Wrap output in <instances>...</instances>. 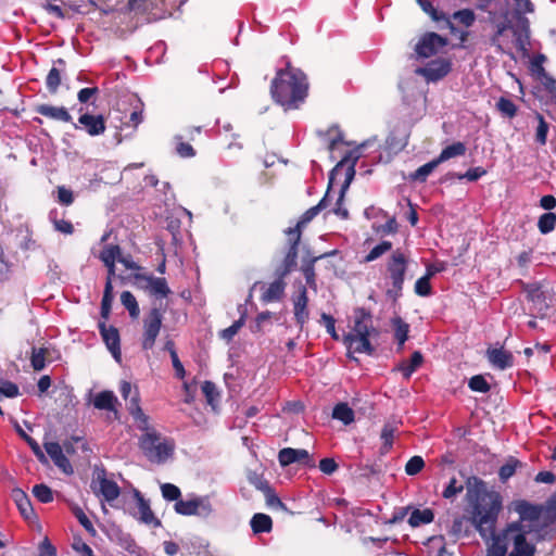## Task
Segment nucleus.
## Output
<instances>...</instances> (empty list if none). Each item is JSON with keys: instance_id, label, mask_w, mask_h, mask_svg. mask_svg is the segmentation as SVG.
I'll use <instances>...</instances> for the list:
<instances>
[{"instance_id": "obj_47", "label": "nucleus", "mask_w": 556, "mask_h": 556, "mask_svg": "<svg viewBox=\"0 0 556 556\" xmlns=\"http://www.w3.org/2000/svg\"><path fill=\"white\" fill-rule=\"evenodd\" d=\"M264 495L266 505L274 510H287L286 505L276 494L275 490L270 485H265Z\"/></svg>"}, {"instance_id": "obj_45", "label": "nucleus", "mask_w": 556, "mask_h": 556, "mask_svg": "<svg viewBox=\"0 0 556 556\" xmlns=\"http://www.w3.org/2000/svg\"><path fill=\"white\" fill-rule=\"evenodd\" d=\"M556 227V214L547 212L542 214L538 220V228L542 235L552 232Z\"/></svg>"}, {"instance_id": "obj_6", "label": "nucleus", "mask_w": 556, "mask_h": 556, "mask_svg": "<svg viewBox=\"0 0 556 556\" xmlns=\"http://www.w3.org/2000/svg\"><path fill=\"white\" fill-rule=\"evenodd\" d=\"M408 265L409 256L402 249L393 250L386 262V279L390 285L386 295L393 302L402 296Z\"/></svg>"}, {"instance_id": "obj_36", "label": "nucleus", "mask_w": 556, "mask_h": 556, "mask_svg": "<svg viewBox=\"0 0 556 556\" xmlns=\"http://www.w3.org/2000/svg\"><path fill=\"white\" fill-rule=\"evenodd\" d=\"M466 151V144L462 141H457L445 147L437 157V161L441 164L450 159L465 155Z\"/></svg>"}, {"instance_id": "obj_31", "label": "nucleus", "mask_w": 556, "mask_h": 556, "mask_svg": "<svg viewBox=\"0 0 556 556\" xmlns=\"http://www.w3.org/2000/svg\"><path fill=\"white\" fill-rule=\"evenodd\" d=\"M358 154L357 151H349L346 153V155L344 157H342V160L336 165V167L331 170L330 175H329V184H328V189H327V192L326 194L324 195V198L318 202V204H316L315 206L318 207V211L320 212L321 210L326 208L329 204V201H328V198H329V191L332 187V184H333V179H334V172H337L340 167H343L344 165H350L351 164V160L353 159L354 155Z\"/></svg>"}, {"instance_id": "obj_60", "label": "nucleus", "mask_w": 556, "mask_h": 556, "mask_svg": "<svg viewBox=\"0 0 556 556\" xmlns=\"http://www.w3.org/2000/svg\"><path fill=\"white\" fill-rule=\"evenodd\" d=\"M485 174H486V170L483 167L478 166V167L469 168L465 174L450 173L448 175L456 177L459 180L467 179L469 181H476L479 178H481L482 176H484Z\"/></svg>"}, {"instance_id": "obj_16", "label": "nucleus", "mask_w": 556, "mask_h": 556, "mask_svg": "<svg viewBox=\"0 0 556 556\" xmlns=\"http://www.w3.org/2000/svg\"><path fill=\"white\" fill-rule=\"evenodd\" d=\"M175 510L184 516H207L212 511V506L210 502L204 498L179 500L175 503Z\"/></svg>"}, {"instance_id": "obj_35", "label": "nucleus", "mask_w": 556, "mask_h": 556, "mask_svg": "<svg viewBox=\"0 0 556 556\" xmlns=\"http://www.w3.org/2000/svg\"><path fill=\"white\" fill-rule=\"evenodd\" d=\"M391 324L394 329V338L397 341V350H402L408 339L409 325L399 316L392 318Z\"/></svg>"}, {"instance_id": "obj_18", "label": "nucleus", "mask_w": 556, "mask_h": 556, "mask_svg": "<svg viewBox=\"0 0 556 556\" xmlns=\"http://www.w3.org/2000/svg\"><path fill=\"white\" fill-rule=\"evenodd\" d=\"M336 254H338V250H331V251L325 252V253H323L320 255H316V256L309 255L307 253V255L302 258V264H301L300 269H301L302 274L304 275L306 285L314 291L317 290L315 263L319 260L327 258V257L333 256Z\"/></svg>"}, {"instance_id": "obj_7", "label": "nucleus", "mask_w": 556, "mask_h": 556, "mask_svg": "<svg viewBox=\"0 0 556 556\" xmlns=\"http://www.w3.org/2000/svg\"><path fill=\"white\" fill-rule=\"evenodd\" d=\"M143 434L139 438V447L144 456L153 463H164L175 451L173 439L161 441V434L150 425L148 429L141 430Z\"/></svg>"}, {"instance_id": "obj_20", "label": "nucleus", "mask_w": 556, "mask_h": 556, "mask_svg": "<svg viewBox=\"0 0 556 556\" xmlns=\"http://www.w3.org/2000/svg\"><path fill=\"white\" fill-rule=\"evenodd\" d=\"M358 157H359V154L354 155L353 159L351 160V164L348 166L345 181L341 186L340 193H339V197L336 202V207L333 208L334 214L340 216L342 219H346L349 217V211L342 206V203H343L345 191L354 178L355 165H356Z\"/></svg>"}, {"instance_id": "obj_55", "label": "nucleus", "mask_w": 556, "mask_h": 556, "mask_svg": "<svg viewBox=\"0 0 556 556\" xmlns=\"http://www.w3.org/2000/svg\"><path fill=\"white\" fill-rule=\"evenodd\" d=\"M47 349L45 348H33L30 363L35 370H42L46 366Z\"/></svg>"}, {"instance_id": "obj_37", "label": "nucleus", "mask_w": 556, "mask_h": 556, "mask_svg": "<svg viewBox=\"0 0 556 556\" xmlns=\"http://www.w3.org/2000/svg\"><path fill=\"white\" fill-rule=\"evenodd\" d=\"M332 418L342 421L344 425H350L355 419L354 410L348 403H338L332 409Z\"/></svg>"}, {"instance_id": "obj_26", "label": "nucleus", "mask_w": 556, "mask_h": 556, "mask_svg": "<svg viewBox=\"0 0 556 556\" xmlns=\"http://www.w3.org/2000/svg\"><path fill=\"white\" fill-rule=\"evenodd\" d=\"M36 113L48 117L50 119L63 122V123H72L73 117L64 106H53L50 104H39L35 109Z\"/></svg>"}, {"instance_id": "obj_22", "label": "nucleus", "mask_w": 556, "mask_h": 556, "mask_svg": "<svg viewBox=\"0 0 556 556\" xmlns=\"http://www.w3.org/2000/svg\"><path fill=\"white\" fill-rule=\"evenodd\" d=\"M486 357L490 364L501 370L510 368L514 365V356L509 351L500 348H489L486 350Z\"/></svg>"}, {"instance_id": "obj_38", "label": "nucleus", "mask_w": 556, "mask_h": 556, "mask_svg": "<svg viewBox=\"0 0 556 556\" xmlns=\"http://www.w3.org/2000/svg\"><path fill=\"white\" fill-rule=\"evenodd\" d=\"M525 291L527 292V299L529 301L533 302L534 304H540L544 307H547L546 295L539 282L528 283L525 287Z\"/></svg>"}, {"instance_id": "obj_54", "label": "nucleus", "mask_w": 556, "mask_h": 556, "mask_svg": "<svg viewBox=\"0 0 556 556\" xmlns=\"http://www.w3.org/2000/svg\"><path fill=\"white\" fill-rule=\"evenodd\" d=\"M33 494L40 503L47 504L53 501V492L51 488L45 483L35 484L33 488Z\"/></svg>"}, {"instance_id": "obj_15", "label": "nucleus", "mask_w": 556, "mask_h": 556, "mask_svg": "<svg viewBox=\"0 0 556 556\" xmlns=\"http://www.w3.org/2000/svg\"><path fill=\"white\" fill-rule=\"evenodd\" d=\"M79 112L78 124L90 137H98L105 132L106 121L102 114H90L89 112H84L83 108L79 109Z\"/></svg>"}, {"instance_id": "obj_2", "label": "nucleus", "mask_w": 556, "mask_h": 556, "mask_svg": "<svg viewBox=\"0 0 556 556\" xmlns=\"http://www.w3.org/2000/svg\"><path fill=\"white\" fill-rule=\"evenodd\" d=\"M531 532L518 522H507L489 536L485 556H535L536 546L527 536Z\"/></svg>"}, {"instance_id": "obj_61", "label": "nucleus", "mask_w": 556, "mask_h": 556, "mask_svg": "<svg viewBox=\"0 0 556 556\" xmlns=\"http://www.w3.org/2000/svg\"><path fill=\"white\" fill-rule=\"evenodd\" d=\"M425 467V460L421 456H413L408 459L405 465V472L408 476H415L419 473Z\"/></svg>"}, {"instance_id": "obj_62", "label": "nucleus", "mask_w": 556, "mask_h": 556, "mask_svg": "<svg viewBox=\"0 0 556 556\" xmlns=\"http://www.w3.org/2000/svg\"><path fill=\"white\" fill-rule=\"evenodd\" d=\"M394 431L395 429L391 427L390 425H384L381 430V440L383 441L382 444V453H388L392 445H393V438H394Z\"/></svg>"}, {"instance_id": "obj_10", "label": "nucleus", "mask_w": 556, "mask_h": 556, "mask_svg": "<svg viewBox=\"0 0 556 556\" xmlns=\"http://www.w3.org/2000/svg\"><path fill=\"white\" fill-rule=\"evenodd\" d=\"M447 38L433 33H425L415 46L417 59H428L438 54L446 45Z\"/></svg>"}, {"instance_id": "obj_3", "label": "nucleus", "mask_w": 556, "mask_h": 556, "mask_svg": "<svg viewBox=\"0 0 556 556\" xmlns=\"http://www.w3.org/2000/svg\"><path fill=\"white\" fill-rule=\"evenodd\" d=\"M308 92L306 75L290 64L279 70L270 84L273 100L286 110L298 109L304 102Z\"/></svg>"}, {"instance_id": "obj_51", "label": "nucleus", "mask_w": 556, "mask_h": 556, "mask_svg": "<svg viewBox=\"0 0 556 556\" xmlns=\"http://www.w3.org/2000/svg\"><path fill=\"white\" fill-rule=\"evenodd\" d=\"M185 137L182 135L175 136L176 142V153L180 157H193L195 155V150L193 147L185 141Z\"/></svg>"}, {"instance_id": "obj_19", "label": "nucleus", "mask_w": 556, "mask_h": 556, "mask_svg": "<svg viewBox=\"0 0 556 556\" xmlns=\"http://www.w3.org/2000/svg\"><path fill=\"white\" fill-rule=\"evenodd\" d=\"M98 328L100 334L102 337L103 342L105 343L108 350L111 352L113 357L119 362L121 361V337L118 329L114 326H106L105 321H100L98 324Z\"/></svg>"}, {"instance_id": "obj_58", "label": "nucleus", "mask_w": 556, "mask_h": 556, "mask_svg": "<svg viewBox=\"0 0 556 556\" xmlns=\"http://www.w3.org/2000/svg\"><path fill=\"white\" fill-rule=\"evenodd\" d=\"M468 387L471 391L486 393L491 387L482 375L472 376L468 381Z\"/></svg>"}, {"instance_id": "obj_13", "label": "nucleus", "mask_w": 556, "mask_h": 556, "mask_svg": "<svg viewBox=\"0 0 556 556\" xmlns=\"http://www.w3.org/2000/svg\"><path fill=\"white\" fill-rule=\"evenodd\" d=\"M91 488L97 496H102L109 503L115 501L121 494V488L115 481L106 478L104 469L97 475Z\"/></svg>"}, {"instance_id": "obj_17", "label": "nucleus", "mask_w": 556, "mask_h": 556, "mask_svg": "<svg viewBox=\"0 0 556 556\" xmlns=\"http://www.w3.org/2000/svg\"><path fill=\"white\" fill-rule=\"evenodd\" d=\"M294 319L302 330L309 318L306 286L300 285L298 294L292 298Z\"/></svg>"}, {"instance_id": "obj_59", "label": "nucleus", "mask_w": 556, "mask_h": 556, "mask_svg": "<svg viewBox=\"0 0 556 556\" xmlns=\"http://www.w3.org/2000/svg\"><path fill=\"white\" fill-rule=\"evenodd\" d=\"M464 491V485L457 481L455 477H453L448 484L445 486V489L442 492V496L446 500H453L458 494H460Z\"/></svg>"}, {"instance_id": "obj_4", "label": "nucleus", "mask_w": 556, "mask_h": 556, "mask_svg": "<svg viewBox=\"0 0 556 556\" xmlns=\"http://www.w3.org/2000/svg\"><path fill=\"white\" fill-rule=\"evenodd\" d=\"M380 331L374 326L372 314L365 307H356L353 311V327L348 332L343 342L355 353L374 355L375 346L370 343V338H378Z\"/></svg>"}, {"instance_id": "obj_32", "label": "nucleus", "mask_w": 556, "mask_h": 556, "mask_svg": "<svg viewBox=\"0 0 556 556\" xmlns=\"http://www.w3.org/2000/svg\"><path fill=\"white\" fill-rule=\"evenodd\" d=\"M299 250L289 249L281 262L277 267L275 275L280 277H287L298 265Z\"/></svg>"}, {"instance_id": "obj_39", "label": "nucleus", "mask_w": 556, "mask_h": 556, "mask_svg": "<svg viewBox=\"0 0 556 556\" xmlns=\"http://www.w3.org/2000/svg\"><path fill=\"white\" fill-rule=\"evenodd\" d=\"M113 299V286L110 281H105V287L101 301V317L104 319V321L110 317Z\"/></svg>"}, {"instance_id": "obj_52", "label": "nucleus", "mask_w": 556, "mask_h": 556, "mask_svg": "<svg viewBox=\"0 0 556 556\" xmlns=\"http://www.w3.org/2000/svg\"><path fill=\"white\" fill-rule=\"evenodd\" d=\"M432 277V273H426L425 276L417 279L415 282V293L419 296H428L432 292V287L430 283V279Z\"/></svg>"}, {"instance_id": "obj_23", "label": "nucleus", "mask_w": 556, "mask_h": 556, "mask_svg": "<svg viewBox=\"0 0 556 556\" xmlns=\"http://www.w3.org/2000/svg\"><path fill=\"white\" fill-rule=\"evenodd\" d=\"M92 404L97 409L112 412L114 414V419H118L117 405L119 403L113 391L104 390L97 393L93 397Z\"/></svg>"}, {"instance_id": "obj_42", "label": "nucleus", "mask_w": 556, "mask_h": 556, "mask_svg": "<svg viewBox=\"0 0 556 556\" xmlns=\"http://www.w3.org/2000/svg\"><path fill=\"white\" fill-rule=\"evenodd\" d=\"M121 302L126 307V309L129 313V316L132 319H136L139 317L140 308H139L136 298L134 296V294L130 291L122 292Z\"/></svg>"}, {"instance_id": "obj_63", "label": "nucleus", "mask_w": 556, "mask_h": 556, "mask_svg": "<svg viewBox=\"0 0 556 556\" xmlns=\"http://www.w3.org/2000/svg\"><path fill=\"white\" fill-rule=\"evenodd\" d=\"M162 495L166 501L178 502L181 496L180 489L172 483H164L161 485Z\"/></svg>"}, {"instance_id": "obj_64", "label": "nucleus", "mask_w": 556, "mask_h": 556, "mask_svg": "<svg viewBox=\"0 0 556 556\" xmlns=\"http://www.w3.org/2000/svg\"><path fill=\"white\" fill-rule=\"evenodd\" d=\"M50 219L56 231L64 235H72L74 232V226L70 220L58 219L53 212L50 213Z\"/></svg>"}, {"instance_id": "obj_48", "label": "nucleus", "mask_w": 556, "mask_h": 556, "mask_svg": "<svg viewBox=\"0 0 556 556\" xmlns=\"http://www.w3.org/2000/svg\"><path fill=\"white\" fill-rule=\"evenodd\" d=\"M122 254V249L117 244L105 245L101 251L99 258L103 262V264H111L118 262V257Z\"/></svg>"}, {"instance_id": "obj_28", "label": "nucleus", "mask_w": 556, "mask_h": 556, "mask_svg": "<svg viewBox=\"0 0 556 556\" xmlns=\"http://www.w3.org/2000/svg\"><path fill=\"white\" fill-rule=\"evenodd\" d=\"M286 277L276 276L275 281L269 283L266 290L262 293L261 300L265 303L277 302L282 299L286 290Z\"/></svg>"}, {"instance_id": "obj_9", "label": "nucleus", "mask_w": 556, "mask_h": 556, "mask_svg": "<svg viewBox=\"0 0 556 556\" xmlns=\"http://www.w3.org/2000/svg\"><path fill=\"white\" fill-rule=\"evenodd\" d=\"M161 307H152L142 319L141 349L150 351L154 348L163 325Z\"/></svg>"}, {"instance_id": "obj_30", "label": "nucleus", "mask_w": 556, "mask_h": 556, "mask_svg": "<svg viewBox=\"0 0 556 556\" xmlns=\"http://www.w3.org/2000/svg\"><path fill=\"white\" fill-rule=\"evenodd\" d=\"M424 356L419 351H415L409 361L401 362L394 370L401 371L403 377L408 380L410 376L422 365Z\"/></svg>"}, {"instance_id": "obj_5", "label": "nucleus", "mask_w": 556, "mask_h": 556, "mask_svg": "<svg viewBox=\"0 0 556 556\" xmlns=\"http://www.w3.org/2000/svg\"><path fill=\"white\" fill-rule=\"evenodd\" d=\"M549 498L545 505L533 504L527 500H516L510 504V509L515 511L519 518L513 522H518L520 527L529 529L530 532H539L544 527L556 523L555 520L548 518Z\"/></svg>"}, {"instance_id": "obj_34", "label": "nucleus", "mask_w": 556, "mask_h": 556, "mask_svg": "<svg viewBox=\"0 0 556 556\" xmlns=\"http://www.w3.org/2000/svg\"><path fill=\"white\" fill-rule=\"evenodd\" d=\"M434 519V513L430 508L418 509L415 508L408 518V523L412 528H417L422 525L431 523Z\"/></svg>"}, {"instance_id": "obj_40", "label": "nucleus", "mask_w": 556, "mask_h": 556, "mask_svg": "<svg viewBox=\"0 0 556 556\" xmlns=\"http://www.w3.org/2000/svg\"><path fill=\"white\" fill-rule=\"evenodd\" d=\"M392 242L388 240L380 241L377 245H375L365 256L363 263H371L383 254L392 250Z\"/></svg>"}, {"instance_id": "obj_14", "label": "nucleus", "mask_w": 556, "mask_h": 556, "mask_svg": "<svg viewBox=\"0 0 556 556\" xmlns=\"http://www.w3.org/2000/svg\"><path fill=\"white\" fill-rule=\"evenodd\" d=\"M278 462L281 467H287L291 464H299L309 468L315 466L311 454L304 448L285 447L278 453Z\"/></svg>"}, {"instance_id": "obj_25", "label": "nucleus", "mask_w": 556, "mask_h": 556, "mask_svg": "<svg viewBox=\"0 0 556 556\" xmlns=\"http://www.w3.org/2000/svg\"><path fill=\"white\" fill-rule=\"evenodd\" d=\"M514 24L509 21H503L495 25V30L492 37L490 38V42L493 47L496 48L497 52L508 54L513 56V53L507 49V42L504 40V34L507 30L513 31Z\"/></svg>"}, {"instance_id": "obj_49", "label": "nucleus", "mask_w": 556, "mask_h": 556, "mask_svg": "<svg viewBox=\"0 0 556 556\" xmlns=\"http://www.w3.org/2000/svg\"><path fill=\"white\" fill-rule=\"evenodd\" d=\"M439 165L437 159L421 165L417 168L413 174H410V178L415 181L425 182L427 177L433 172V169Z\"/></svg>"}, {"instance_id": "obj_8", "label": "nucleus", "mask_w": 556, "mask_h": 556, "mask_svg": "<svg viewBox=\"0 0 556 556\" xmlns=\"http://www.w3.org/2000/svg\"><path fill=\"white\" fill-rule=\"evenodd\" d=\"M514 45L517 51L526 53L530 45V21L526 17V14L534 12V4L530 0H514Z\"/></svg>"}, {"instance_id": "obj_41", "label": "nucleus", "mask_w": 556, "mask_h": 556, "mask_svg": "<svg viewBox=\"0 0 556 556\" xmlns=\"http://www.w3.org/2000/svg\"><path fill=\"white\" fill-rule=\"evenodd\" d=\"M496 110L502 114L504 117L514 118L517 115L518 106L514 103L513 100L501 97L495 103Z\"/></svg>"}, {"instance_id": "obj_46", "label": "nucleus", "mask_w": 556, "mask_h": 556, "mask_svg": "<svg viewBox=\"0 0 556 556\" xmlns=\"http://www.w3.org/2000/svg\"><path fill=\"white\" fill-rule=\"evenodd\" d=\"M448 17L450 20H454L466 27L472 26L476 22V14L471 9L458 10ZM451 22L453 23V21Z\"/></svg>"}, {"instance_id": "obj_1", "label": "nucleus", "mask_w": 556, "mask_h": 556, "mask_svg": "<svg viewBox=\"0 0 556 556\" xmlns=\"http://www.w3.org/2000/svg\"><path fill=\"white\" fill-rule=\"evenodd\" d=\"M466 488L471 503L470 520L481 539L489 541V536L494 534L503 509V497L500 492L489 489L486 483L476 476L467 478Z\"/></svg>"}, {"instance_id": "obj_27", "label": "nucleus", "mask_w": 556, "mask_h": 556, "mask_svg": "<svg viewBox=\"0 0 556 556\" xmlns=\"http://www.w3.org/2000/svg\"><path fill=\"white\" fill-rule=\"evenodd\" d=\"M12 500L16 504L21 515L27 519L30 520L33 518H36L35 510L33 508L29 496L20 488H15L12 490L11 493Z\"/></svg>"}, {"instance_id": "obj_43", "label": "nucleus", "mask_w": 556, "mask_h": 556, "mask_svg": "<svg viewBox=\"0 0 556 556\" xmlns=\"http://www.w3.org/2000/svg\"><path fill=\"white\" fill-rule=\"evenodd\" d=\"M535 118L538 121V127L535 130V142L540 146H545L547 142V135L549 130V124L545 121L544 116L536 112Z\"/></svg>"}, {"instance_id": "obj_24", "label": "nucleus", "mask_w": 556, "mask_h": 556, "mask_svg": "<svg viewBox=\"0 0 556 556\" xmlns=\"http://www.w3.org/2000/svg\"><path fill=\"white\" fill-rule=\"evenodd\" d=\"M134 496L137 501L139 520L149 526L152 525L153 527H160L161 521L154 516L149 501H147L138 490H135Z\"/></svg>"}, {"instance_id": "obj_57", "label": "nucleus", "mask_w": 556, "mask_h": 556, "mask_svg": "<svg viewBox=\"0 0 556 556\" xmlns=\"http://www.w3.org/2000/svg\"><path fill=\"white\" fill-rule=\"evenodd\" d=\"M61 85V71L52 67L46 78V86L50 93L54 94Z\"/></svg>"}, {"instance_id": "obj_33", "label": "nucleus", "mask_w": 556, "mask_h": 556, "mask_svg": "<svg viewBox=\"0 0 556 556\" xmlns=\"http://www.w3.org/2000/svg\"><path fill=\"white\" fill-rule=\"evenodd\" d=\"M250 526L254 534L268 533L273 529V520L266 514L256 513L251 518Z\"/></svg>"}, {"instance_id": "obj_21", "label": "nucleus", "mask_w": 556, "mask_h": 556, "mask_svg": "<svg viewBox=\"0 0 556 556\" xmlns=\"http://www.w3.org/2000/svg\"><path fill=\"white\" fill-rule=\"evenodd\" d=\"M126 402L127 410L129 412L135 422L137 424L138 429H148V425H150V418L148 415L144 414L140 406V396L137 389H135L134 394Z\"/></svg>"}, {"instance_id": "obj_50", "label": "nucleus", "mask_w": 556, "mask_h": 556, "mask_svg": "<svg viewBox=\"0 0 556 556\" xmlns=\"http://www.w3.org/2000/svg\"><path fill=\"white\" fill-rule=\"evenodd\" d=\"M521 466V462L518 459L510 457L503 466H501L498 470V477L502 482L507 481L510 477H513L518 467Z\"/></svg>"}, {"instance_id": "obj_56", "label": "nucleus", "mask_w": 556, "mask_h": 556, "mask_svg": "<svg viewBox=\"0 0 556 556\" xmlns=\"http://www.w3.org/2000/svg\"><path fill=\"white\" fill-rule=\"evenodd\" d=\"M72 511L74 514V516L77 518V520L79 521V523L84 527V529L92 536H96L97 534V530L96 528L93 527L92 522L90 521V519L87 517V515L84 513V510L78 507V506H75L72 508Z\"/></svg>"}, {"instance_id": "obj_11", "label": "nucleus", "mask_w": 556, "mask_h": 556, "mask_svg": "<svg viewBox=\"0 0 556 556\" xmlns=\"http://www.w3.org/2000/svg\"><path fill=\"white\" fill-rule=\"evenodd\" d=\"M134 279L140 289L148 291L151 295L156 298H167L170 289L167 286L166 279L161 277H153L141 273H135Z\"/></svg>"}, {"instance_id": "obj_53", "label": "nucleus", "mask_w": 556, "mask_h": 556, "mask_svg": "<svg viewBox=\"0 0 556 556\" xmlns=\"http://www.w3.org/2000/svg\"><path fill=\"white\" fill-rule=\"evenodd\" d=\"M302 231L303 228L298 224H295L294 227H289L288 229L285 230L289 249L299 250V244L302 238Z\"/></svg>"}, {"instance_id": "obj_29", "label": "nucleus", "mask_w": 556, "mask_h": 556, "mask_svg": "<svg viewBox=\"0 0 556 556\" xmlns=\"http://www.w3.org/2000/svg\"><path fill=\"white\" fill-rule=\"evenodd\" d=\"M417 3L420 5L422 11L430 15V17L435 22H445L446 27L450 29L451 34H455L457 30V27L454 23L451 22L447 14L444 12L438 11L431 3L430 0H416Z\"/></svg>"}, {"instance_id": "obj_44", "label": "nucleus", "mask_w": 556, "mask_h": 556, "mask_svg": "<svg viewBox=\"0 0 556 556\" xmlns=\"http://www.w3.org/2000/svg\"><path fill=\"white\" fill-rule=\"evenodd\" d=\"M245 317H247V311L243 309L241 313V316L238 320H236L231 326L228 328H225L220 331L219 337L227 342L231 341L233 337L239 332V330L243 327L245 324Z\"/></svg>"}, {"instance_id": "obj_12", "label": "nucleus", "mask_w": 556, "mask_h": 556, "mask_svg": "<svg viewBox=\"0 0 556 556\" xmlns=\"http://www.w3.org/2000/svg\"><path fill=\"white\" fill-rule=\"evenodd\" d=\"M452 71V61L450 59L439 58L430 61L424 67H417L415 73L424 77L428 83L441 80Z\"/></svg>"}]
</instances>
